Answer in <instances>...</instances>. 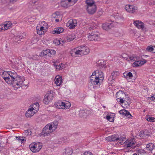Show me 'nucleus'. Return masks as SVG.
Returning <instances> with one entry per match:
<instances>
[{
  "instance_id": "nucleus-1",
  "label": "nucleus",
  "mask_w": 155,
  "mask_h": 155,
  "mask_svg": "<svg viewBox=\"0 0 155 155\" xmlns=\"http://www.w3.org/2000/svg\"><path fill=\"white\" fill-rule=\"evenodd\" d=\"M2 76L5 81L9 84L16 88L22 86L24 80L20 76H18L15 71H4Z\"/></svg>"
},
{
  "instance_id": "nucleus-2",
  "label": "nucleus",
  "mask_w": 155,
  "mask_h": 155,
  "mask_svg": "<svg viewBox=\"0 0 155 155\" xmlns=\"http://www.w3.org/2000/svg\"><path fill=\"white\" fill-rule=\"evenodd\" d=\"M58 121H54L53 123L47 124L43 129L44 136H48L51 133L55 131L58 127Z\"/></svg>"
},
{
  "instance_id": "nucleus-3",
  "label": "nucleus",
  "mask_w": 155,
  "mask_h": 155,
  "mask_svg": "<svg viewBox=\"0 0 155 155\" xmlns=\"http://www.w3.org/2000/svg\"><path fill=\"white\" fill-rule=\"evenodd\" d=\"M71 51L76 55L82 56L88 54L90 52V50L87 47L81 45L73 49Z\"/></svg>"
},
{
  "instance_id": "nucleus-4",
  "label": "nucleus",
  "mask_w": 155,
  "mask_h": 155,
  "mask_svg": "<svg viewBox=\"0 0 155 155\" xmlns=\"http://www.w3.org/2000/svg\"><path fill=\"white\" fill-rule=\"evenodd\" d=\"M54 94L52 91H49L45 96L43 100V102L46 104H48L53 99L54 96Z\"/></svg>"
},
{
  "instance_id": "nucleus-5",
  "label": "nucleus",
  "mask_w": 155,
  "mask_h": 155,
  "mask_svg": "<svg viewBox=\"0 0 155 155\" xmlns=\"http://www.w3.org/2000/svg\"><path fill=\"white\" fill-rule=\"evenodd\" d=\"M124 147L126 149L130 150V149H134L136 146V142L133 139H131L126 140L124 143Z\"/></svg>"
},
{
  "instance_id": "nucleus-6",
  "label": "nucleus",
  "mask_w": 155,
  "mask_h": 155,
  "mask_svg": "<svg viewBox=\"0 0 155 155\" xmlns=\"http://www.w3.org/2000/svg\"><path fill=\"white\" fill-rule=\"evenodd\" d=\"M71 106V103L68 101L62 102L59 101L56 104V107L59 109H66L69 108Z\"/></svg>"
},
{
  "instance_id": "nucleus-7",
  "label": "nucleus",
  "mask_w": 155,
  "mask_h": 155,
  "mask_svg": "<svg viewBox=\"0 0 155 155\" xmlns=\"http://www.w3.org/2000/svg\"><path fill=\"white\" fill-rule=\"evenodd\" d=\"M42 147L41 144L39 142H34L29 145L30 150L34 153L39 151Z\"/></svg>"
},
{
  "instance_id": "nucleus-8",
  "label": "nucleus",
  "mask_w": 155,
  "mask_h": 155,
  "mask_svg": "<svg viewBox=\"0 0 155 155\" xmlns=\"http://www.w3.org/2000/svg\"><path fill=\"white\" fill-rule=\"evenodd\" d=\"M125 139L124 137L120 136L119 137L117 135H113L111 136H109L105 138L106 140L109 141H120V143H122L124 139Z\"/></svg>"
},
{
  "instance_id": "nucleus-9",
  "label": "nucleus",
  "mask_w": 155,
  "mask_h": 155,
  "mask_svg": "<svg viewBox=\"0 0 155 155\" xmlns=\"http://www.w3.org/2000/svg\"><path fill=\"white\" fill-rule=\"evenodd\" d=\"M117 100L121 104H123L125 101L126 95L124 93L121 91H119L116 94Z\"/></svg>"
},
{
  "instance_id": "nucleus-10",
  "label": "nucleus",
  "mask_w": 155,
  "mask_h": 155,
  "mask_svg": "<svg viewBox=\"0 0 155 155\" xmlns=\"http://www.w3.org/2000/svg\"><path fill=\"white\" fill-rule=\"evenodd\" d=\"M125 8L127 12L133 14H136L138 12L137 7L132 5H127Z\"/></svg>"
},
{
  "instance_id": "nucleus-11",
  "label": "nucleus",
  "mask_w": 155,
  "mask_h": 155,
  "mask_svg": "<svg viewBox=\"0 0 155 155\" xmlns=\"http://www.w3.org/2000/svg\"><path fill=\"white\" fill-rule=\"evenodd\" d=\"M12 22L10 21H6L3 24H0V31H5L10 28L12 27Z\"/></svg>"
},
{
  "instance_id": "nucleus-12",
  "label": "nucleus",
  "mask_w": 155,
  "mask_h": 155,
  "mask_svg": "<svg viewBox=\"0 0 155 155\" xmlns=\"http://www.w3.org/2000/svg\"><path fill=\"white\" fill-rule=\"evenodd\" d=\"M136 72L134 70H131L130 72H126L123 75L124 78H126L129 81H132L133 79V74H136Z\"/></svg>"
},
{
  "instance_id": "nucleus-13",
  "label": "nucleus",
  "mask_w": 155,
  "mask_h": 155,
  "mask_svg": "<svg viewBox=\"0 0 155 155\" xmlns=\"http://www.w3.org/2000/svg\"><path fill=\"white\" fill-rule=\"evenodd\" d=\"M133 24L138 29H141L143 30L146 29V25L139 20L134 21Z\"/></svg>"
},
{
  "instance_id": "nucleus-14",
  "label": "nucleus",
  "mask_w": 155,
  "mask_h": 155,
  "mask_svg": "<svg viewBox=\"0 0 155 155\" xmlns=\"http://www.w3.org/2000/svg\"><path fill=\"white\" fill-rule=\"evenodd\" d=\"M92 75H94L96 78H97L101 82L104 80V75L102 72L99 70H97L92 73Z\"/></svg>"
},
{
  "instance_id": "nucleus-15",
  "label": "nucleus",
  "mask_w": 155,
  "mask_h": 155,
  "mask_svg": "<svg viewBox=\"0 0 155 155\" xmlns=\"http://www.w3.org/2000/svg\"><path fill=\"white\" fill-rule=\"evenodd\" d=\"M90 81L89 83L92 85H99L101 82L98 78H96L94 75H91L90 77Z\"/></svg>"
},
{
  "instance_id": "nucleus-16",
  "label": "nucleus",
  "mask_w": 155,
  "mask_h": 155,
  "mask_svg": "<svg viewBox=\"0 0 155 155\" xmlns=\"http://www.w3.org/2000/svg\"><path fill=\"white\" fill-rule=\"evenodd\" d=\"M77 25V21L74 19L70 20L66 24L67 26L70 29L74 28Z\"/></svg>"
},
{
  "instance_id": "nucleus-17",
  "label": "nucleus",
  "mask_w": 155,
  "mask_h": 155,
  "mask_svg": "<svg viewBox=\"0 0 155 155\" xmlns=\"http://www.w3.org/2000/svg\"><path fill=\"white\" fill-rule=\"evenodd\" d=\"M99 33L98 32L92 33L88 35V38L90 41L97 40L98 37Z\"/></svg>"
},
{
  "instance_id": "nucleus-18",
  "label": "nucleus",
  "mask_w": 155,
  "mask_h": 155,
  "mask_svg": "<svg viewBox=\"0 0 155 155\" xmlns=\"http://www.w3.org/2000/svg\"><path fill=\"white\" fill-rule=\"evenodd\" d=\"M97 10V7L96 5H92L91 6L87 7L86 10L87 13L90 15H92L94 14Z\"/></svg>"
},
{
  "instance_id": "nucleus-19",
  "label": "nucleus",
  "mask_w": 155,
  "mask_h": 155,
  "mask_svg": "<svg viewBox=\"0 0 155 155\" xmlns=\"http://www.w3.org/2000/svg\"><path fill=\"white\" fill-rule=\"evenodd\" d=\"M146 62V61L145 60H143V61H136L133 64V66L134 67H138L142 66Z\"/></svg>"
},
{
  "instance_id": "nucleus-20",
  "label": "nucleus",
  "mask_w": 155,
  "mask_h": 155,
  "mask_svg": "<svg viewBox=\"0 0 155 155\" xmlns=\"http://www.w3.org/2000/svg\"><path fill=\"white\" fill-rule=\"evenodd\" d=\"M36 30L37 34L39 35H43L47 31L40 25L37 26Z\"/></svg>"
},
{
  "instance_id": "nucleus-21",
  "label": "nucleus",
  "mask_w": 155,
  "mask_h": 155,
  "mask_svg": "<svg viewBox=\"0 0 155 155\" xmlns=\"http://www.w3.org/2000/svg\"><path fill=\"white\" fill-rule=\"evenodd\" d=\"M55 83L57 86H60L63 82L62 78L59 75L56 76L54 79Z\"/></svg>"
},
{
  "instance_id": "nucleus-22",
  "label": "nucleus",
  "mask_w": 155,
  "mask_h": 155,
  "mask_svg": "<svg viewBox=\"0 0 155 155\" xmlns=\"http://www.w3.org/2000/svg\"><path fill=\"white\" fill-rule=\"evenodd\" d=\"M114 26V25L112 23H105L103 24L102 27L103 29L105 30H109Z\"/></svg>"
},
{
  "instance_id": "nucleus-23",
  "label": "nucleus",
  "mask_w": 155,
  "mask_h": 155,
  "mask_svg": "<svg viewBox=\"0 0 155 155\" xmlns=\"http://www.w3.org/2000/svg\"><path fill=\"white\" fill-rule=\"evenodd\" d=\"M36 113V112L30 108L26 112L25 114V116L26 117H31Z\"/></svg>"
},
{
  "instance_id": "nucleus-24",
  "label": "nucleus",
  "mask_w": 155,
  "mask_h": 155,
  "mask_svg": "<svg viewBox=\"0 0 155 155\" xmlns=\"http://www.w3.org/2000/svg\"><path fill=\"white\" fill-rule=\"evenodd\" d=\"M73 153L72 149L71 147H68L66 148L63 152L64 155H71Z\"/></svg>"
},
{
  "instance_id": "nucleus-25",
  "label": "nucleus",
  "mask_w": 155,
  "mask_h": 155,
  "mask_svg": "<svg viewBox=\"0 0 155 155\" xmlns=\"http://www.w3.org/2000/svg\"><path fill=\"white\" fill-rule=\"evenodd\" d=\"M119 112L120 114L122 115H124V116L128 117H130L132 116L129 112L124 109L121 110H120Z\"/></svg>"
},
{
  "instance_id": "nucleus-26",
  "label": "nucleus",
  "mask_w": 155,
  "mask_h": 155,
  "mask_svg": "<svg viewBox=\"0 0 155 155\" xmlns=\"http://www.w3.org/2000/svg\"><path fill=\"white\" fill-rule=\"evenodd\" d=\"M154 147L155 146L153 143H150L146 145V147L145 148V149L147 151H151L153 149Z\"/></svg>"
},
{
  "instance_id": "nucleus-27",
  "label": "nucleus",
  "mask_w": 155,
  "mask_h": 155,
  "mask_svg": "<svg viewBox=\"0 0 155 155\" xmlns=\"http://www.w3.org/2000/svg\"><path fill=\"white\" fill-rule=\"evenodd\" d=\"M64 29L62 28H55L54 30L52 31V33L54 34H60L64 31Z\"/></svg>"
},
{
  "instance_id": "nucleus-28",
  "label": "nucleus",
  "mask_w": 155,
  "mask_h": 155,
  "mask_svg": "<svg viewBox=\"0 0 155 155\" xmlns=\"http://www.w3.org/2000/svg\"><path fill=\"white\" fill-rule=\"evenodd\" d=\"M39 108V104L37 102L33 104L31 107L32 110L36 112H37L38 111Z\"/></svg>"
},
{
  "instance_id": "nucleus-29",
  "label": "nucleus",
  "mask_w": 155,
  "mask_h": 155,
  "mask_svg": "<svg viewBox=\"0 0 155 155\" xmlns=\"http://www.w3.org/2000/svg\"><path fill=\"white\" fill-rule=\"evenodd\" d=\"M66 38H67L66 40L69 42L75 39L76 38V36L73 33L68 35Z\"/></svg>"
},
{
  "instance_id": "nucleus-30",
  "label": "nucleus",
  "mask_w": 155,
  "mask_h": 155,
  "mask_svg": "<svg viewBox=\"0 0 155 155\" xmlns=\"http://www.w3.org/2000/svg\"><path fill=\"white\" fill-rule=\"evenodd\" d=\"M61 5L64 7H67L70 6L68 0H63L61 2Z\"/></svg>"
},
{
  "instance_id": "nucleus-31",
  "label": "nucleus",
  "mask_w": 155,
  "mask_h": 155,
  "mask_svg": "<svg viewBox=\"0 0 155 155\" xmlns=\"http://www.w3.org/2000/svg\"><path fill=\"white\" fill-rule=\"evenodd\" d=\"M97 64L98 66L101 68L103 67L104 68L106 67V63L103 60H100L97 62Z\"/></svg>"
},
{
  "instance_id": "nucleus-32",
  "label": "nucleus",
  "mask_w": 155,
  "mask_h": 155,
  "mask_svg": "<svg viewBox=\"0 0 155 155\" xmlns=\"http://www.w3.org/2000/svg\"><path fill=\"white\" fill-rule=\"evenodd\" d=\"M85 3L87 4L86 7L96 5L94 2L92 0H87L85 1Z\"/></svg>"
},
{
  "instance_id": "nucleus-33",
  "label": "nucleus",
  "mask_w": 155,
  "mask_h": 155,
  "mask_svg": "<svg viewBox=\"0 0 155 155\" xmlns=\"http://www.w3.org/2000/svg\"><path fill=\"white\" fill-rule=\"evenodd\" d=\"M146 119L148 121L151 122H155V118L152 117L151 116L147 115L146 117Z\"/></svg>"
},
{
  "instance_id": "nucleus-34",
  "label": "nucleus",
  "mask_w": 155,
  "mask_h": 155,
  "mask_svg": "<svg viewBox=\"0 0 155 155\" xmlns=\"http://www.w3.org/2000/svg\"><path fill=\"white\" fill-rule=\"evenodd\" d=\"M54 65L55 66L56 69L59 70H62L64 68V64L63 63H61L58 65H56L54 63Z\"/></svg>"
},
{
  "instance_id": "nucleus-35",
  "label": "nucleus",
  "mask_w": 155,
  "mask_h": 155,
  "mask_svg": "<svg viewBox=\"0 0 155 155\" xmlns=\"http://www.w3.org/2000/svg\"><path fill=\"white\" fill-rule=\"evenodd\" d=\"M36 8L40 12L43 11L44 7L43 5L41 3H39L38 5L36 6Z\"/></svg>"
},
{
  "instance_id": "nucleus-36",
  "label": "nucleus",
  "mask_w": 155,
  "mask_h": 155,
  "mask_svg": "<svg viewBox=\"0 0 155 155\" xmlns=\"http://www.w3.org/2000/svg\"><path fill=\"white\" fill-rule=\"evenodd\" d=\"M106 118L109 121L111 122H113L114 120V115H112L111 114L110 115L108 114L106 116Z\"/></svg>"
},
{
  "instance_id": "nucleus-37",
  "label": "nucleus",
  "mask_w": 155,
  "mask_h": 155,
  "mask_svg": "<svg viewBox=\"0 0 155 155\" xmlns=\"http://www.w3.org/2000/svg\"><path fill=\"white\" fill-rule=\"evenodd\" d=\"M119 75V73L117 71L113 72L111 74L112 77V80L114 79L115 78Z\"/></svg>"
},
{
  "instance_id": "nucleus-38",
  "label": "nucleus",
  "mask_w": 155,
  "mask_h": 155,
  "mask_svg": "<svg viewBox=\"0 0 155 155\" xmlns=\"http://www.w3.org/2000/svg\"><path fill=\"white\" fill-rule=\"evenodd\" d=\"M56 53V51L52 49H48V55L50 57L54 56Z\"/></svg>"
},
{
  "instance_id": "nucleus-39",
  "label": "nucleus",
  "mask_w": 155,
  "mask_h": 155,
  "mask_svg": "<svg viewBox=\"0 0 155 155\" xmlns=\"http://www.w3.org/2000/svg\"><path fill=\"white\" fill-rule=\"evenodd\" d=\"M129 61L130 60L131 61H134L137 60V57L134 55H132L129 56Z\"/></svg>"
},
{
  "instance_id": "nucleus-40",
  "label": "nucleus",
  "mask_w": 155,
  "mask_h": 155,
  "mask_svg": "<svg viewBox=\"0 0 155 155\" xmlns=\"http://www.w3.org/2000/svg\"><path fill=\"white\" fill-rule=\"evenodd\" d=\"M48 49H46L44 50L41 52L40 54V56H42L45 55H46L47 54L48 55Z\"/></svg>"
},
{
  "instance_id": "nucleus-41",
  "label": "nucleus",
  "mask_w": 155,
  "mask_h": 155,
  "mask_svg": "<svg viewBox=\"0 0 155 155\" xmlns=\"http://www.w3.org/2000/svg\"><path fill=\"white\" fill-rule=\"evenodd\" d=\"M30 58L35 60H38L39 59V57L38 55L35 54L32 55Z\"/></svg>"
},
{
  "instance_id": "nucleus-42",
  "label": "nucleus",
  "mask_w": 155,
  "mask_h": 155,
  "mask_svg": "<svg viewBox=\"0 0 155 155\" xmlns=\"http://www.w3.org/2000/svg\"><path fill=\"white\" fill-rule=\"evenodd\" d=\"M41 23L42 24H43V25L41 26L42 27H43V28L47 30L48 28V24L44 21H43Z\"/></svg>"
},
{
  "instance_id": "nucleus-43",
  "label": "nucleus",
  "mask_w": 155,
  "mask_h": 155,
  "mask_svg": "<svg viewBox=\"0 0 155 155\" xmlns=\"http://www.w3.org/2000/svg\"><path fill=\"white\" fill-rule=\"evenodd\" d=\"M153 47L152 46H148L146 48V50L148 52H152V53Z\"/></svg>"
},
{
  "instance_id": "nucleus-44",
  "label": "nucleus",
  "mask_w": 155,
  "mask_h": 155,
  "mask_svg": "<svg viewBox=\"0 0 155 155\" xmlns=\"http://www.w3.org/2000/svg\"><path fill=\"white\" fill-rule=\"evenodd\" d=\"M121 56L122 58L125 59L129 61V56L127 54L125 53L123 54Z\"/></svg>"
},
{
  "instance_id": "nucleus-45",
  "label": "nucleus",
  "mask_w": 155,
  "mask_h": 155,
  "mask_svg": "<svg viewBox=\"0 0 155 155\" xmlns=\"http://www.w3.org/2000/svg\"><path fill=\"white\" fill-rule=\"evenodd\" d=\"M66 39L67 38H66L64 39L60 38V41L61 43V45H62L64 43L68 42V41H67L66 40Z\"/></svg>"
},
{
  "instance_id": "nucleus-46",
  "label": "nucleus",
  "mask_w": 155,
  "mask_h": 155,
  "mask_svg": "<svg viewBox=\"0 0 155 155\" xmlns=\"http://www.w3.org/2000/svg\"><path fill=\"white\" fill-rule=\"evenodd\" d=\"M15 138L17 140H18L19 142H20L21 143H22L24 140L23 137H16Z\"/></svg>"
},
{
  "instance_id": "nucleus-47",
  "label": "nucleus",
  "mask_w": 155,
  "mask_h": 155,
  "mask_svg": "<svg viewBox=\"0 0 155 155\" xmlns=\"http://www.w3.org/2000/svg\"><path fill=\"white\" fill-rule=\"evenodd\" d=\"M148 100L150 101H155V94H154L153 96L150 97H148Z\"/></svg>"
},
{
  "instance_id": "nucleus-48",
  "label": "nucleus",
  "mask_w": 155,
  "mask_h": 155,
  "mask_svg": "<svg viewBox=\"0 0 155 155\" xmlns=\"http://www.w3.org/2000/svg\"><path fill=\"white\" fill-rule=\"evenodd\" d=\"M70 4V5H72L75 3L77 1V0H68Z\"/></svg>"
},
{
  "instance_id": "nucleus-49",
  "label": "nucleus",
  "mask_w": 155,
  "mask_h": 155,
  "mask_svg": "<svg viewBox=\"0 0 155 155\" xmlns=\"http://www.w3.org/2000/svg\"><path fill=\"white\" fill-rule=\"evenodd\" d=\"M82 155H93V154L89 151H86L84 152Z\"/></svg>"
},
{
  "instance_id": "nucleus-50",
  "label": "nucleus",
  "mask_w": 155,
  "mask_h": 155,
  "mask_svg": "<svg viewBox=\"0 0 155 155\" xmlns=\"http://www.w3.org/2000/svg\"><path fill=\"white\" fill-rule=\"evenodd\" d=\"M54 42H55L57 45L61 44V43L60 41V39L59 40L56 39L54 41Z\"/></svg>"
},
{
  "instance_id": "nucleus-51",
  "label": "nucleus",
  "mask_w": 155,
  "mask_h": 155,
  "mask_svg": "<svg viewBox=\"0 0 155 155\" xmlns=\"http://www.w3.org/2000/svg\"><path fill=\"white\" fill-rule=\"evenodd\" d=\"M4 148V145L2 144V142H0V151Z\"/></svg>"
},
{
  "instance_id": "nucleus-52",
  "label": "nucleus",
  "mask_w": 155,
  "mask_h": 155,
  "mask_svg": "<svg viewBox=\"0 0 155 155\" xmlns=\"http://www.w3.org/2000/svg\"><path fill=\"white\" fill-rule=\"evenodd\" d=\"M31 2L33 4H36L37 2V1L36 0H32Z\"/></svg>"
},
{
  "instance_id": "nucleus-53",
  "label": "nucleus",
  "mask_w": 155,
  "mask_h": 155,
  "mask_svg": "<svg viewBox=\"0 0 155 155\" xmlns=\"http://www.w3.org/2000/svg\"><path fill=\"white\" fill-rule=\"evenodd\" d=\"M16 38L17 39H21L22 38L21 37V36H16Z\"/></svg>"
},
{
  "instance_id": "nucleus-54",
  "label": "nucleus",
  "mask_w": 155,
  "mask_h": 155,
  "mask_svg": "<svg viewBox=\"0 0 155 155\" xmlns=\"http://www.w3.org/2000/svg\"><path fill=\"white\" fill-rule=\"evenodd\" d=\"M10 2L12 3H14L16 1V0H10Z\"/></svg>"
},
{
  "instance_id": "nucleus-55",
  "label": "nucleus",
  "mask_w": 155,
  "mask_h": 155,
  "mask_svg": "<svg viewBox=\"0 0 155 155\" xmlns=\"http://www.w3.org/2000/svg\"><path fill=\"white\" fill-rule=\"evenodd\" d=\"M153 53H155V47H153Z\"/></svg>"
},
{
  "instance_id": "nucleus-56",
  "label": "nucleus",
  "mask_w": 155,
  "mask_h": 155,
  "mask_svg": "<svg viewBox=\"0 0 155 155\" xmlns=\"http://www.w3.org/2000/svg\"><path fill=\"white\" fill-rule=\"evenodd\" d=\"M55 21L57 22H58L59 21V20L58 19H56Z\"/></svg>"
},
{
  "instance_id": "nucleus-57",
  "label": "nucleus",
  "mask_w": 155,
  "mask_h": 155,
  "mask_svg": "<svg viewBox=\"0 0 155 155\" xmlns=\"http://www.w3.org/2000/svg\"><path fill=\"white\" fill-rule=\"evenodd\" d=\"M89 29L90 30H91V29H92V28L91 27H89Z\"/></svg>"
},
{
  "instance_id": "nucleus-58",
  "label": "nucleus",
  "mask_w": 155,
  "mask_h": 155,
  "mask_svg": "<svg viewBox=\"0 0 155 155\" xmlns=\"http://www.w3.org/2000/svg\"><path fill=\"white\" fill-rule=\"evenodd\" d=\"M103 107L104 108H106V107L105 106H103Z\"/></svg>"
},
{
  "instance_id": "nucleus-59",
  "label": "nucleus",
  "mask_w": 155,
  "mask_h": 155,
  "mask_svg": "<svg viewBox=\"0 0 155 155\" xmlns=\"http://www.w3.org/2000/svg\"><path fill=\"white\" fill-rule=\"evenodd\" d=\"M132 155H137V154L136 153H134Z\"/></svg>"
},
{
  "instance_id": "nucleus-60",
  "label": "nucleus",
  "mask_w": 155,
  "mask_h": 155,
  "mask_svg": "<svg viewBox=\"0 0 155 155\" xmlns=\"http://www.w3.org/2000/svg\"><path fill=\"white\" fill-rule=\"evenodd\" d=\"M145 110H144L143 112H145Z\"/></svg>"
},
{
  "instance_id": "nucleus-61",
  "label": "nucleus",
  "mask_w": 155,
  "mask_h": 155,
  "mask_svg": "<svg viewBox=\"0 0 155 155\" xmlns=\"http://www.w3.org/2000/svg\"><path fill=\"white\" fill-rule=\"evenodd\" d=\"M71 53V54H73V53H71H71Z\"/></svg>"
},
{
  "instance_id": "nucleus-62",
  "label": "nucleus",
  "mask_w": 155,
  "mask_h": 155,
  "mask_svg": "<svg viewBox=\"0 0 155 155\" xmlns=\"http://www.w3.org/2000/svg\"><path fill=\"white\" fill-rule=\"evenodd\" d=\"M7 139H6V143H7Z\"/></svg>"
},
{
  "instance_id": "nucleus-63",
  "label": "nucleus",
  "mask_w": 155,
  "mask_h": 155,
  "mask_svg": "<svg viewBox=\"0 0 155 155\" xmlns=\"http://www.w3.org/2000/svg\"><path fill=\"white\" fill-rule=\"evenodd\" d=\"M55 14H54L53 15V16H54V15H55Z\"/></svg>"
}]
</instances>
